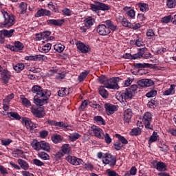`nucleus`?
I'll return each instance as SVG.
<instances>
[{
  "instance_id": "obj_27",
  "label": "nucleus",
  "mask_w": 176,
  "mask_h": 176,
  "mask_svg": "<svg viewBox=\"0 0 176 176\" xmlns=\"http://www.w3.org/2000/svg\"><path fill=\"white\" fill-rule=\"evenodd\" d=\"M17 163L19 164V166H21V167L23 170H28V168H30V165H28V163H27V162H25V160L19 159L17 160Z\"/></svg>"
},
{
  "instance_id": "obj_63",
  "label": "nucleus",
  "mask_w": 176,
  "mask_h": 176,
  "mask_svg": "<svg viewBox=\"0 0 176 176\" xmlns=\"http://www.w3.org/2000/svg\"><path fill=\"white\" fill-rule=\"evenodd\" d=\"M90 8L91 9L93 10V12H96L97 13V12H98L99 10V6L96 5V4H91L90 5Z\"/></svg>"
},
{
  "instance_id": "obj_55",
  "label": "nucleus",
  "mask_w": 176,
  "mask_h": 176,
  "mask_svg": "<svg viewBox=\"0 0 176 176\" xmlns=\"http://www.w3.org/2000/svg\"><path fill=\"white\" fill-rule=\"evenodd\" d=\"M157 141V133L153 132V135L150 137L149 142H155Z\"/></svg>"
},
{
  "instance_id": "obj_10",
  "label": "nucleus",
  "mask_w": 176,
  "mask_h": 176,
  "mask_svg": "<svg viewBox=\"0 0 176 176\" xmlns=\"http://www.w3.org/2000/svg\"><path fill=\"white\" fill-rule=\"evenodd\" d=\"M138 85L140 87H150V86H153L155 82L151 79L143 78L138 81Z\"/></svg>"
},
{
  "instance_id": "obj_46",
  "label": "nucleus",
  "mask_w": 176,
  "mask_h": 176,
  "mask_svg": "<svg viewBox=\"0 0 176 176\" xmlns=\"http://www.w3.org/2000/svg\"><path fill=\"white\" fill-rule=\"evenodd\" d=\"M8 115H9L11 118H13V119H15L16 120H20V119H21V116H20V115H19L17 113L9 112L8 113Z\"/></svg>"
},
{
  "instance_id": "obj_30",
  "label": "nucleus",
  "mask_w": 176,
  "mask_h": 176,
  "mask_svg": "<svg viewBox=\"0 0 176 176\" xmlns=\"http://www.w3.org/2000/svg\"><path fill=\"white\" fill-rule=\"evenodd\" d=\"M61 151L65 154L69 155V152H71V146H69V144H65L61 147Z\"/></svg>"
},
{
  "instance_id": "obj_53",
  "label": "nucleus",
  "mask_w": 176,
  "mask_h": 176,
  "mask_svg": "<svg viewBox=\"0 0 176 176\" xmlns=\"http://www.w3.org/2000/svg\"><path fill=\"white\" fill-rule=\"evenodd\" d=\"M106 173L108 176H120L119 174H118V173H116V171L112 170L111 169H107Z\"/></svg>"
},
{
  "instance_id": "obj_39",
  "label": "nucleus",
  "mask_w": 176,
  "mask_h": 176,
  "mask_svg": "<svg viewBox=\"0 0 176 176\" xmlns=\"http://www.w3.org/2000/svg\"><path fill=\"white\" fill-rule=\"evenodd\" d=\"M24 64L23 63H18L16 64L15 66L13 67L14 71H16V72H21V71H23V69H24Z\"/></svg>"
},
{
  "instance_id": "obj_1",
  "label": "nucleus",
  "mask_w": 176,
  "mask_h": 176,
  "mask_svg": "<svg viewBox=\"0 0 176 176\" xmlns=\"http://www.w3.org/2000/svg\"><path fill=\"white\" fill-rule=\"evenodd\" d=\"M118 26L113 25V22L111 20L104 21V24L99 25L97 28V32L100 35H109L111 31H116Z\"/></svg>"
},
{
  "instance_id": "obj_22",
  "label": "nucleus",
  "mask_w": 176,
  "mask_h": 176,
  "mask_svg": "<svg viewBox=\"0 0 176 176\" xmlns=\"http://www.w3.org/2000/svg\"><path fill=\"white\" fill-rule=\"evenodd\" d=\"M48 99L49 98L45 97H44V98L39 99L35 96L34 104H36V105H38L39 107H42V105H45V104H46V101H47Z\"/></svg>"
},
{
  "instance_id": "obj_25",
  "label": "nucleus",
  "mask_w": 176,
  "mask_h": 176,
  "mask_svg": "<svg viewBox=\"0 0 176 176\" xmlns=\"http://www.w3.org/2000/svg\"><path fill=\"white\" fill-rule=\"evenodd\" d=\"M20 100H21V104L25 107L26 108H30L31 106V102L30 101V100L27 99L25 98V96H21L20 97Z\"/></svg>"
},
{
  "instance_id": "obj_9",
  "label": "nucleus",
  "mask_w": 176,
  "mask_h": 176,
  "mask_svg": "<svg viewBox=\"0 0 176 176\" xmlns=\"http://www.w3.org/2000/svg\"><path fill=\"white\" fill-rule=\"evenodd\" d=\"M66 160H67L70 164H73V166L83 164V160H82V159L77 158L76 157H72L71 155H68L66 157Z\"/></svg>"
},
{
  "instance_id": "obj_45",
  "label": "nucleus",
  "mask_w": 176,
  "mask_h": 176,
  "mask_svg": "<svg viewBox=\"0 0 176 176\" xmlns=\"http://www.w3.org/2000/svg\"><path fill=\"white\" fill-rule=\"evenodd\" d=\"M146 36L148 39H153L155 38V32L152 29L147 30Z\"/></svg>"
},
{
  "instance_id": "obj_8",
  "label": "nucleus",
  "mask_w": 176,
  "mask_h": 176,
  "mask_svg": "<svg viewBox=\"0 0 176 176\" xmlns=\"http://www.w3.org/2000/svg\"><path fill=\"white\" fill-rule=\"evenodd\" d=\"M102 162L104 164H109V166L113 167L116 164V157L111 154H106L102 159Z\"/></svg>"
},
{
  "instance_id": "obj_47",
  "label": "nucleus",
  "mask_w": 176,
  "mask_h": 176,
  "mask_svg": "<svg viewBox=\"0 0 176 176\" xmlns=\"http://www.w3.org/2000/svg\"><path fill=\"white\" fill-rule=\"evenodd\" d=\"M52 141L54 144H58V142H61L63 139L61 138V135H56L52 138Z\"/></svg>"
},
{
  "instance_id": "obj_24",
  "label": "nucleus",
  "mask_w": 176,
  "mask_h": 176,
  "mask_svg": "<svg viewBox=\"0 0 176 176\" xmlns=\"http://www.w3.org/2000/svg\"><path fill=\"white\" fill-rule=\"evenodd\" d=\"M96 20L91 17H88L85 19L84 24L87 28H91V27L94 24Z\"/></svg>"
},
{
  "instance_id": "obj_40",
  "label": "nucleus",
  "mask_w": 176,
  "mask_h": 176,
  "mask_svg": "<svg viewBox=\"0 0 176 176\" xmlns=\"http://www.w3.org/2000/svg\"><path fill=\"white\" fill-rule=\"evenodd\" d=\"M108 78L105 76H101L98 78V80L101 83V85H104V87L107 86V83L108 82Z\"/></svg>"
},
{
  "instance_id": "obj_62",
  "label": "nucleus",
  "mask_w": 176,
  "mask_h": 176,
  "mask_svg": "<svg viewBox=\"0 0 176 176\" xmlns=\"http://www.w3.org/2000/svg\"><path fill=\"white\" fill-rule=\"evenodd\" d=\"M12 141L10 139L1 140L2 145H4L5 146H8V145H10V144H12Z\"/></svg>"
},
{
  "instance_id": "obj_15",
  "label": "nucleus",
  "mask_w": 176,
  "mask_h": 176,
  "mask_svg": "<svg viewBox=\"0 0 176 176\" xmlns=\"http://www.w3.org/2000/svg\"><path fill=\"white\" fill-rule=\"evenodd\" d=\"M76 46H77V49L80 50L81 53H84V54L89 53V52H90L91 50L90 47L89 45H85L83 44V43L80 41H78L76 43Z\"/></svg>"
},
{
  "instance_id": "obj_26",
  "label": "nucleus",
  "mask_w": 176,
  "mask_h": 176,
  "mask_svg": "<svg viewBox=\"0 0 176 176\" xmlns=\"http://www.w3.org/2000/svg\"><path fill=\"white\" fill-rule=\"evenodd\" d=\"M51 49H52V44L47 43L45 45L41 47L38 50L39 52H41V53H49Z\"/></svg>"
},
{
  "instance_id": "obj_12",
  "label": "nucleus",
  "mask_w": 176,
  "mask_h": 176,
  "mask_svg": "<svg viewBox=\"0 0 176 176\" xmlns=\"http://www.w3.org/2000/svg\"><path fill=\"white\" fill-rule=\"evenodd\" d=\"M104 108H105L106 113L108 116L113 115V113H115V112L118 111L116 106L110 103H105Z\"/></svg>"
},
{
  "instance_id": "obj_5",
  "label": "nucleus",
  "mask_w": 176,
  "mask_h": 176,
  "mask_svg": "<svg viewBox=\"0 0 176 176\" xmlns=\"http://www.w3.org/2000/svg\"><path fill=\"white\" fill-rule=\"evenodd\" d=\"M116 97L118 101L124 102H126L127 100H131V98L134 97V95L133 92H131L129 89H126L125 91H122L118 94Z\"/></svg>"
},
{
  "instance_id": "obj_37",
  "label": "nucleus",
  "mask_w": 176,
  "mask_h": 176,
  "mask_svg": "<svg viewBox=\"0 0 176 176\" xmlns=\"http://www.w3.org/2000/svg\"><path fill=\"white\" fill-rule=\"evenodd\" d=\"M166 6L168 9H174L176 6L175 0H166Z\"/></svg>"
},
{
  "instance_id": "obj_54",
  "label": "nucleus",
  "mask_w": 176,
  "mask_h": 176,
  "mask_svg": "<svg viewBox=\"0 0 176 176\" xmlns=\"http://www.w3.org/2000/svg\"><path fill=\"white\" fill-rule=\"evenodd\" d=\"M89 105V107H91V108H95L96 109H101V106L97 104V102H90Z\"/></svg>"
},
{
  "instance_id": "obj_6",
  "label": "nucleus",
  "mask_w": 176,
  "mask_h": 176,
  "mask_svg": "<svg viewBox=\"0 0 176 176\" xmlns=\"http://www.w3.org/2000/svg\"><path fill=\"white\" fill-rule=\"evenodd\" d=\"M152 122V114L150 112H146L143 116V122L147 130H153V126L151 124Z\"/></svg>"
},
{
  "instance_id": "obj_32",
  "label": "nucleus",
  "mask_w": 176,
  "mask_h": 176,
  "mask_svg": "<svg viewBox=\"0 0 176 176\" xmlns=\"http://www.w3.org/2000/svg\"><path fill=\"white\" fill-rule=\"evenodd\" d=\"M68 94H69V91L67 88H61L58 92L59 97H64V96H68Z\"/></svg>"
},
{
  "instance_id": "obj_52",
  "label": "nucleus",
  "mask_w": 176,
  "mask_h": 176,
  "mask_svg": "<svg viewBox=\"0 0 176 176\" xmlns=\"http://www.w3.org/2000/svg\"><path fill=\"white\" fill-rule=\"evenodd\" d=\"M171 19H172L171 15H168V16L162 18L161 21H162V23H164L165 24H167V23H170V21H171Z\"/></svg>"
},
{
  "instance_id": "obj_36",
  "label": "nucleus",
  "mask_w": 176,
  "mask_h": 176,
  "mask_svg": "<svg viewBox=\"0 0 176 176\" xmlns=\"http://www.w3.org/2000/svg\"><path fill=\"white\" fill-rule=\"evenodd\" d=\"M65 49V46H64V45L59 43L54 45V50L58 52V53H63Z\"/></svg>"
},
{
  "instance_id": "obj_49",
  "label": "nucleus",
  "mask_w": 176,
  "mask_h": 176,
  "mask_svg": "<svg viewBox=\"0 0 176 176\" xmlns=\"http://www.w3.org/2000/svg\"><path fill=\"white\" fill-rule=\"evenodd\" d=\"M131 134V135H140L141 134V129L138 127L132 129Z\"/></svg>"
},
{
  "instance_id": "obj_60",
  "label": "nucleus",
  "mask_w": 176,
  "mask_h": 176,
  "mask_svg": "<svg viewBox=\"0 0 176 176\" xmlns=\"http://www.w3.org/2000/svg\"><path fill=\"white\" fill-rule=\"evenodd\" d=\"M149 64L147 63H136L135 64V68H146Z\"/></svg>"
},
{
  "instance_id": "obj_28",
  "label": "nucleus",
  "mask_w": 176,
  "mask_h": 176,
  "mask_svg": "<svg viewBox=\"0 0 176 176\" xmlns=\"http://www.w3.org/2000/svg\"><path fill=\"white\" fill-rule=\"evenodd\" d=\"M124 10L126 12V14L129 17H131V19H134V17H135V11H134V10L125 7Z\"/></svg>"
},
{
  "instance_id": "obj_34",
  "label": "nucleus",
  "mask_w": 176,
  "mask_h": 176,
  "mask_svg": "<svg viewBox=\"0 0 176 176\" xmlns=\"http://www.w3.org/2000/svg\"><path fill=\"white\" fill-rule=\"evenodd\" d=\"M19 10H20L21 14H24L25 13H26L27 3L24 2L21 3V4L19 5Z\"/></svg>"
},
{
  "instance_id": "obj_51",
  "label": "nucleus",
  "mask_w": 176,
  "mask_h": 176,
  "mask_svg": "<svg viewBox=\"0 0 176 176\" xmlns=\"http://www.w3.org/2000/svg\"><path fill=\"white\" fill-rule=\"evenodd\" d=\"M121 23L124 27H128L129 28L131 27V23L126 18L122 19Z\"/></svg>"
},
{
  "instance_id": "obj_7",
  "label": "nucleus",
  "mask_w": 176,
  "mask_h": 176,
  "mask_svg": "<svg viewBox=\"0 0 176 176\" xmlns=\"http://www.w3.org/2000/svg\"><path fill=\"white\" fill-rule=\"evenodd\" d=\"M118 80H119L118 77L109 79L105 87L107 89H112L113 90H118L119 85H118Z\"/></svg>"
},
{
  "instance_id": "obj_3",
  "label": "nucleus",
  "mask_w": 176,
  "mask_h": 176,
  "mask_svg": "<svg viewBox=\"0 0 176 176\" xmlns=\"http://www.w3.org/2000/svg\"><path fill=\"white\" fill-rule=\"evenodd\" d=\"M32 93L36 94V97L41 98L42 97H45V98H49L50 97V91L47 89H42L38 85H34L32 88Z\"/></svg>"
},
{
  "instance_id": "obj_64",
  "label": "nucleus",
  "mask_w": 176,
  "mask_h": 176,
  "mask_svg": "<svg viewBox=\"0 0 176 176\" xmlns=\"http://www.w3.org/2000/svg\"><path fill=\"white\" fill-rule=\"evenodd\" d=\"M62 12L65 16H71V13H72V11L68 8L63 9Z\"/></svg>"
},
{
  "instance_id": "obj_31",
  "label": "nucleus",
  "mask_w": 176,
  "mask_h": 176,
  "mask_svg": "<svg viewBox=\"0 0 176 176\" xmlns=\"http://www.w3.org/2000/svg\"><path fill=\"white\" fill-rule=\"evenodd\" d=\"M138 6L141 12H147V10H149V6L146 3H138Z\"/></svg>"
},
{
  "instance_id": "obj_61",
  "label": "nucleus",
  "mask_w": 176,
  "mask_h": 176,
  "mask_svg": "<svg viewBox=\"0 0 176 176\" xmlns=\"http://www.w3.org/2000/svg\"><path fill=\"white\" fill-rule=\"evenodd\" d=\"M114 148L116 151H120V149L123 148V144L120 143V142H118L114 144Z\"/></svg>"
},
{
  "instance_id": "obj_59",
  "label": "nucleus",
  "mask_w": 176,
  "mask_h": 176,
  "mask_svg": "<svg viewBox=\"0 0 176 176\" xmlns=\"http://www.w3.org/2000/svg\"><path fill=\"white\" fill-rule=\"evenodd\" d=\"M13 98H14V94H11L8 96H6V98L3 100V101L5 102H10V100H13Z\"/></svg>"
},
{
  "instance_id": "obj_57",
  "label": "nucleus",
  "mask_w": 176,
  "mask_h": 176,
  "mask_svg": "<svg viewBox=\"0 0 176 176\" xmlns=\"http://www.w3.org/2000/svg\"><path fill=\"white\" fill-rule=\"evenodd\" d=\"M87 105H89L87 100H84L79 107V111H85Z\"/></svg>"
},
{
  "instance_id": "obj_35",
  "label": "nucleus",
  "mask_w": 176,
  "mask_h": 176,
  "mask_svg": "<svg viewBox=\"0 0 176 176\" xmlns=\"http://www.w3.org/2000/svg\"><path fill=\"white\" fill-rule=\"evenodd\" d=\"M175 86L171 85L170 87L168 89L164 91L163 94L164 96H170V94H174L175 93Z\"/></svg>"
},
{
  "instance_id": "obj_58",
  "label": "nucleus",
  "mask_w": 176,
  "mask_h": 176,
  "mask_svg": "<svg viewBox=\"0 0 176 176\" xmlns=\"http://www.w3.org/2000/svg\"><path fill=\"white\" fill-rule=\"evenodd\" d=\"M33 163H34V164L36 166H38V167H42V166H45V163L42 162L41 160L38 159L33 160Z\"/></svg>"
},
{
  "instance_id": "obj_29",
  "label": "nucleus",
  "mask_w": 176,
  "mask_h": 176,
  "mask_svg": "<svg viewBox=\"0 0 176 176\" xmlns=\"http://www.w3.org/2000/svg\"><path fill=\"white\" fill-rule=\"evenodd\" d=\"M166 167H167V165H166L165 163L162 162H157L155 168L158 171H166Z\"/></svg>"
},
{
  "instance_id": "obj_14",
  "label": "nucleus",
  "mask_w": 176,
  "mask_h": 176,
  "mask_svg": "<svg viewBox=\"0 0 176 176\" xmlns=\"http://www.w3.org/2000/svg\"><path fill=\"white\" fill-rule=\"evenodd\" d=\"M8 48L10 49L12 52H20V50H23L24 49V45L19 41H15L14 45H8Z\"/></svg>"
},
{
  "instance_id": "obj_44",
  "label": "nucleus",
  "mask_w": 176,
  "mask_h": 176,
  "mask_svg": "<svg viewBox=\"0 0 176 176\" xmlns=\"http://www.w3.org/2000/svg\"><path fill=\"white\" fill-rule=\"evenodd\" d=\"M94 120L95 122H97V123H99L100 124H105V121L104 120V118L100 116H95L94 118Z\"/></svg>"
},
{
  "instance_id": "obj_4",
  "label": "nucleus",
  "mask_w": 176,
  "mask_h": 176,
  "mask_svg": "<svg viewBox=\"0 0 176 176\" xmlns=\"http://www.w3.org/2000/svg\"><path fill=\"white\" fill-rule=\"evenodd\" d=\"M31 145L35 151H41V149L46 151L47 152L50 151V145L46 142H38L37 140H34L31 143Z\"/></svg>"
},
{
  "instance_id": "obj_56",
  "label": "nucleus",
  "mask_w": 176,
  "mask_h": 176,
  "mask_svg": "<svg viewBox=\"0 0 176 176\" xmlns=\"http://www.w3.org/2000/svg\"><path fill=\"white\" fill-rule=\"evenodd\" d=\"M116 137L118 138L119 141L122 142L121 144H129V141L126 138L120 135H116Z\"/></svg>"
},
{
  "instance_id": "obj_17",
  "label": "nucleus",
  "mask_w": 176,
  "mask_h": 176,
  "mask_svg": "<svg viewBox=\"0 0 176 176\" xmlns=\"http://www.w3.org/2000/svg\"><path fill=\"white\" fill-rule=\"evenodd\" d=\"M63 23L64 20L63 19H49L47 21L48 25H55L57 27L63 25Z\"/></svg>"
},
{
  "instance_id": "obj_50",
  "label": "nucleus",
  "mask_w": 176,
  "mask_h": 176,
  "mask_svg": "<svg viewBox=\"0 0 176 176\" xmlns=\"http://www.w3.org/2000/svg\"><path fill=\"white\" fill-rule=\"evenodd\" d=\"M156 94H157V91H156L155 89H152L151 91H150L149 92H148L146 94V97L151 98L152 97H155V96H156Z\"/></svg>"
},
{
  "instance_id": "obj_41",
  "label": "nucleus",
  "mask_w": 176,
  "mask_h": 176,
  "mask_svg": "<svg viewBox=\"0 0 176 176\" xmlns=\"http://www.w3.org/2000/svg\"><path fill=\"white\" fill-rule=\"evenodd\" d=\"M87 75H89V72H82L78 76L79 82H83L86 79Z\"/></svg>"
},
{
  "instance_id": "obj_11",
  "label": "nucleus",
  "mask_w": 176,
  "mask_h": 176,
  "mask_svg": "<svg viewBox=\"0 0 176 176\" xmlns=\"http://www.w3.org/2000/svg\"><path fill=\"white\" fill-rule=\"evenodd\" d=\"M91 131H93V133H94L95 137H97L100 140H102V138H104V132H102V129H101L100 127L96 125H94L91 126Z\"/></svg>"
},
{
  "instance_id": "obj_42",
  "label": "nucleus",
  "mask_w": 176,
  "mask_h": 176,
  "mask_svg": "<svg viewBox=\"0 0 176 176\" xmlns=\"http://www.w3.org/2000/svg\"><path fill=\"white\" fill-rule=\"evenodd\" d=\"M1 79L3 80L4 83H8L10 79V76H9L8 73L3 72L1 74Z\"/></svg>"
},
{
  "instance_id": "obj_23",
  "label": "nucleus",
  "mask_w": 176,
  "mask_h": 176,
  "mask_svg": "<svg viewBox=\"0 0 176 176\" xmlns=\"http://www.w3.org/2000/svg\"><path fill=\"white\" fill-rule=\"evenodd\" d=\"M99 94L103 98H108L109 94H108V91L105 89V86H101L98 89Z\"/></svg>"
},
{
  "instance_id": "obj_2",
  "label": "nucleus",
  "mask_w": 176,
  "mask_h": 176,
  "mask_svg": "<svg viewBox=\"0 0 176 176\" xmlns=\"http://www.w3.org/2000/svg\"><path fill=\"white\" fill-rule=\"evenodd\" d=\"M1 13L4 18L3 27L5 28H10L14 24V15L8 13V12L2 10Z\"/></svg>"
},
{
  "instance_id": "obj_48",
  "label": "nucleus",
  "mask_w": 176,
  "mask_h": 176,
  "mask_svg": "<svg viewBox=\"0 0 176 176\" xmlns=\"http://www.w3.org/2000/svg\"><path fill=\"white\" fill-rule=\"evenodd\" d=\"M129 91L132 93L134 96L135 95V93H137V91L138 90V85H133L131 86L130 88L128 89Z\"/></svg>"
},
{
  "instance_id": "obj_16",
  "label": "nucleus",
  "mask_w": 176,
  "mask_h": 176,
  "mask_svg": "<svg viewBox=\"0 0 176 176\" xmlns=\"http://www.w3.org/2000/svg\"><path fill=\"white\" fill-rule=\"evenodd\" d=\"M30 61H47V57L45 55H35L26 57Z\"/></svg>"
},
{
  "instance_id": "obj_19",
  "label": "nucleus",
  "mask_w": 176,
  "mask_h": 176,
  "mask_svg": "<svg viewBox=\"0 0 176 176\" xmlns=\"http://www.w3.org/2000/svg\"><path fill=\"white\" fill-rule=\"evenodd\" d=\"M13 34H14V30L12 29L10 30H3L0 31V36L1 38H10L13 36Z\"/></svg>"
},
{
  "instance_id": "obj_18",
  "label": "nucleus",
  "mask_w": 176,
  "mask_h": 176,
  "mask_svg": "<svg viewBox=\"0 0 176 176\" xmlns=\"http://www.w3.org/2000/svg\"><path fill=\"white\" fill-rule=\"evenodd\" d=\"M123 116L124 121L126 122V123H130L131 117L133 116V111H131V109H127L124 111Z\"/></svg>"
},
{
  "instance_id": "obj_13",
  "label": "nucleus",
  "mask_w": 176,
  "mask_h": 176,
  "mask_svg": "<svg viewBox=\"0 0 176 176\" xmlns=\"http://www.w3.org/2000/svg\"><path fill=\"white\" fill-rule=\"evenodd\" d=\"M32 113H33L34 116L38 118H44L45 115V111L42 107L32 109Z\"/></svg>"
},
{
  "instance_id": "obj_20",
  "label": "nucleus",
  "mask_w": 176,
  "mask_h": 176,
  "mask_svg": "<svg viewBox=\"0 0 176 176\" xmlns=\"http://www.w3.org/2000/svg\"><path fill=\"white\" fill-rule=\"evenodd\" d=\"M12 156L14 157H22V158H25V155L24 154V151L20 148H16L14 149L12 151Z\"/></svg>"
},
{
  "instance_id": "obj_38",
  "label": "nucleus",
  "mask_w": 176,
  "mask_h": 176,
  "mask_svg": "<svg viewBox=\"0 0 176 176\" xmlns=\"http://www.w3.org/2000/svg\"><path fill=\"white\" fill-rule=\"evenodd\" d=\"M38 156L43 160H49V159H50V156L45 152H39Z\"/></svg>"
},
{
  "instance_id": "obj_33",
  "label": "nucleus",
  "mask_w": 176,
  "mask_h": 176,
  "mask_svg": "<svg viewBox=\"0 0 176 176\" xmlns=\"http://www.w3.org/2000/svg\"><path fill=\"white\" fill-rule=\"evenodd\" d=\"M80 137H82V135L78 133H74L71 134L69 136V140H70L72 142H74V141H76V140H79V138H80Z\"/></svg>"
},
{
  "instance_id": "obj_21",
  "label": "nucleus",
  "mask_w": 176,
  "mask_h": 176,
  "mask_svg": "<svg viewBox=\"0 0 176 176\" xmlns=\"http://www.w3.org/2000/svg\"><path fill=\"white\" fill-rule=\"evenodd\" d=\"M51 12L49 10L45 9H41L37 11L36 14H35L36 17H42V16H50Z\"/></svg>"
},
{
  "instance_id": "obj_43",
  "label": "nucleus",
  "mask_w": 176,
  "mask_h": 176,
  "mask_svg": "<svg viewBox=\"0 0 176 176\" xmlns=\"http://www.w3.org/2000/svg\"><path fill=\"white\" fill-rule=\"evenodd\" d=\"M98 6H99V10H109L110 8L109 6L103 3H98Z\"/></svg>"
}]
</instances>
